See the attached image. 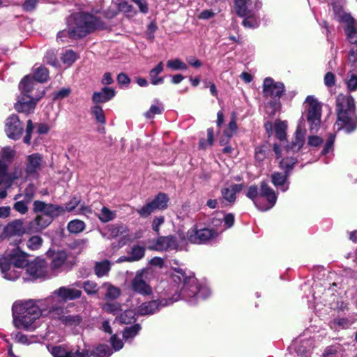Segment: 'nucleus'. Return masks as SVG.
I'll use <instances>...</instances> for the list:
<instances>
[{"label":"nucleus","instance_id":"obj_31","mask_svg":"<svg viewBox=\"0 0 357 357\" xmlns=\"http://www.w3.org/2000/svg\"><path fill=\"white\" fill-rule=\"evenodd\" d=\"M67 255L64 251H59L53 255L51 268L53 270H57L64 264L66 260Z\"/></svg>","mask_w":357,"mask_h":357},{"label":"nucleus","instance_id":"obj_35","mask_svg":"<svg viewBox=\"0 0 357 357\" xmlns=\"http://www.w3.org/2000/svg\"><path fill=\"white\" fill-rule=\"evenodd\" d=\"M110 270V262L108 260H104L97 262L95 266V273L98 277L106 275Z\"/></svg>","mask_w":357,"mask_h":357},{"label":"nucleus","instance_id":"obj_15","mask_svg":"<svg viewBox=\"0 0 357 357\" xmlns=\"http://www.w3.org/2000/svg\"><path fill=\"white\" fill-rule=\"evenodd\" d=\"M219 234L217 229L202 228L198 229L195 225L187 232L188 241L194 244H204L216 238Z\"/></svg>","mask_w":357,"mask_h":357},{"label":"nucleus","instance_id":"obj_13","mask_svg":"<svg viewBox=\"0 0 357 357\" xmlns=\"http://www.w3.org/2000/svg\"><path fill=\"white\" fill-rule=\"evenodd\" d=\"M306 134V130L305 129L304 126L301 123H299L297 126V129L295 132L294 139L291 142L290 144L287 145L284 150H281L279 146L276 144L273 146V151L276 155L278 159L283 155V151L288 155L291 153L298 152L303 146L305 142V137Z\"/></svg>","mask_w":357,"mask_h":357},{"label":"nucleus","instance_id":"obj_63","mask_svg":"<svg viewBox=\"0 0 357 357\" xmlns=\"http://www.w3.org/2000/svg\"><path fill=\"white\" fill-rule=\"evenodd\" d=\"M38 1L39 0H26L23 3V9L26 11H32Z\"/></svg>","mask_w":357,"mask_h":357},{"label":"nucleus","instance_id":"obj_5","mask_svg":"<svg viewBox=\"0 0 357 357\" xmlns=\"http://www.w3.org/2000/svg\"><path fill=\"white\" fill-rule=\"evenodd\" d=\"M102 22L92 15L78 13L71 17L69 24V37L73 39L85 37L90 33L101 29Z\"/></svg>","mask_w":357,"mask_h":357},{"label":"nucleus","instance_id":"obj_40","mask_svg":"<svg viewBox=\"0 0 357 357\" xmlns=\"http://www.w3.org/2000/svg\"><path fill=\"white\" fill-rule=\"evenodd\" d=\"M140 330L141 326L139 324H135L130 327H126L123 333V339L126 341L132 340L138 334Z\"/></svg>","mask_w":357,"mask_h":357},{"label":"nucleus","instance_id":"obj_16","mask_svg":"<svg viewBox=\"0 0 357 357\" xmlns=\"http://www.w3.org/2000/svg\"><path fill=\"white\" fill-rule=\"evenodd\" d=\"M48 351L54 357H91V353L89 350L81 349L77 346L70 351L66 350L63 346H47Z\"/></svg>","mask_w":357,"mask_h":357},{"label":"nucleus","instance_id":"obj_64","mask_svg":"<svg viewBox=\"0 0 357 357\" xmlns=\"http://www.w3.org/2000/svg\"><path fill=\"white\" fill-rule=\"evenodd\" d=\"M126 231V227L123 225H114L111 229V234L113 236H117Z\"/></svg>","mask_w":357,"mask_h":357},{"label":"nucleus","instance_id":"obj_39","mask_svg":"<svg viewBox=\"0 0 357 357\" xmlns=\"http://www.w3.org/2000/svg\"><path fill=\"white\" fill-rule=\"evenodd\" d=\"M137 314V312L132 310H126L119 314L118 319L122 324H129L135 320Z\"/></svg>","mask_w":357,"mask_h":357},{"label":"nucleus","instance_id":"obj_62","mask_svg":"<svg viewBox=\"0 0 357 357\" xmlns=\"http://www.w3.org/2000/svg\"><path fill=\"white\" fill-rule=\"evenodd\" d=\"M15 340L19 343L24 344H29L33 342V341H31L29 340L28 337L21 333H17L15 335Z\"/></svg>","mask_w":357,"mask_h":357},{"label":"nucleus","instance_id":"obj_3","mask_svg":"<svg viewBox=\"0 0 357 357\" xmlns=\"http://www.w3.org/2000/svg\"><path fill=\"white\" fill-rule=\"evenodd\" d=\"M32 210L36 216L29 222L27 229L34 233L40 232L46 229L54 219L65 212L64 208L61 206L40 200L33 202Z\"/></svg>","mask_w":357,"mask_h":357},{"label":"nucleus","instance_id":"obj_18","mask_svg":"<svg viewBox=\"0 0 357 357\" xmlns=\"http://www.w3.org/2000/svg\"><path fill=\"white\" fill-rule=\"evenodd\" d=\"M284 86L281 82H276L271 77L264 80L263 93L265 97L280 99L284 94Z\"/></svg>","mask_w":357,"mask_h":357},{"label":"nucleus","instance_id":"obj_57","mask_svg":"<svg viewBox=\"0 0 357 357\" xmlns=\"http://www.w3.org/2000/svg\"><path fill=\"white\" fill-rule=\"evenodd\" d=\"M83 288L88 294H94L98 291V285L95 282L86 281L84 283Z\"/></svg>","mask_w":357,"mask_h":357},{"label":"nucleus","instance_id":"obj_49","mask_svg":"<svg viewBox=\"0 0 357 357\" xmlns=\"http://www.w3.org/2000/svg\"><path fill=\"white\" fill-rule=\"evenodd\" d=\"M43 239L41 237L33 236L28 240L26 245L30 250H36L41 247Z\"/></svg>","mask_w":357,"mask_h":357},{"label":"nucleus","instance_id":"obj_50","mask_svg":"<svg viewBox=\"0 0 357 357\" xmlns=\"http://www.w3.org/2000/svg\"><path fill=\"white\" fill-rule=\"evenodd\" d=\"M91 113L95 116L96 121L100 123L104 124L105 123V117L100 106L95 105L91 107Z\"/></svg>","mask_w":357,"mask_h":357},{"label":"nucleus","instance_id":"obj_30","mask_svg":"<svg viewBox=\"0 0 357 357\" xmlns=\"http://www.w3.org/2000/svg\"><path fill=\"white\" fill-rule=\"evenodd\" d=\"M273 127L277 138L281 142L285 140L287 136L286 130L287 128L286 121L277 120L274 123Z\"/></svg>","mask_w":357,"mask_h":357},{"label":"nucleus","instance_id":"obj_19","mask_svg":"<svg viewBox=\"0 0 357 357\" xmlns=\"http://www.w3.org/2000/svg\"><path fill=\"white\" fill-rule=\"evenodd\" d=\"M179 245L180 242L177 237L169 235L167 236H159L151 248L158 251H167L177 250Z\"/></svg>","mask_w":357,"mask_h":357},{"label":"nucleus","instance_id":"obj_56","mask_svg":"<svg viewBox=\"0 0 357 357\" xmlns=\"http://www.w3.org/2000/svg\"><path fill=\"white\" fill-rule=\"evenodd\" d=\"M347 89L349 91H355L357 90V75L351 74L349 79L346 81Z\"/></svg>","mask_w":357,"mask_h":357},{"label":"nucleus","instance_id":"obj_32","mask_svg":"<svg viewBox=\"0 0 357 357\" xmlns=\"http://www.w3.org/2000/svg\"><path fill=\"white\" fill-rule=\"evenodd\" d=\"M236 129L237 126L234 118H233L231 121L229 122L228 127L224 131V135L225 138H221L220 140V143L222 145L226 144L228 142V139L231 138L236 132Z\"/></svg>","mask_w":357,"mask_h":357},{"label":"nucleus","instance_id":"obj_60","mask_svg":"<svg viewBox=\"0 0 357 357\" xmlns=\"http://www.w3.org/2000/svg\"><path fill=\"white\" fill-rule=\"evenodd\" d=\"M119 11L124 13H130L132 11V6L126 1H121L118 4Z\"/></svg>","mask_w":357,"mask_h":357},{"label":"nucleus","instance_id":"obj_36","mask_svg":"<svg viewBox=\"0 0 357 357\" xmlns=\"http://www.w3.org/2000/svg\"><path fill=\"white\" fill-rule=\"evenodd\" d=\"M22 168L20 165L15 166L14 169L12 172H9L8 173V176L7 177V182L6 185V187L9 188L15 180L22 178Z\"/></svg>","mask_w":357,"mask_h":357},{"label":"nucleus","instance_id":"obj_58","mask_svg":"<svg viewBox=\"0 0 357 357\" xmlns=\"http://www.w3.org/2000/svg\"><path fill=\"white\" fill-rule=\"evenodd\" d=\"M335 135L331 134L326 141V143L321 152L323 155H326L333 150V144L335 141Z\"/></svg>","mask_w":357,"mask_h":357},{"label":"nucleus","instance_id":"obj_51","mask_svg":"<svg viewBox=\"0 0 357 357\" xmlns=\"http://www.w3.org/2000/svg\"><path fill=\"white\" fill-rule=\"evenodd\" d=\"M10 165L5 163L3 160H0V184L6 185L7 177L8 176V167Z\"/></svg>","mask_w":357,"mask_h":357},{"label":"nucleus","instance_id":"obj_20","mask_svg":"<svg viewBox=\"0 0 357 357\" xmlns=\"http://www.w3.org/2000/svg\"><path fill=\"white\" fill-rule=\"evenodd\" d=\"M23 131V127L17 115L10 116L6 122V132L8 137L13 139L20 138Z\"/></svg>","mask_w":357,"mask_h":357},{"label":"nucleus","instance_id":"obj_1","mask_svg":"<svg viewBox=\"0 0 357 357\" xmlns=\"http://www.w3.org/2000/svg\"><path fill=\"white\" fill-rule=\"evenodd\" d=\"M172 279L179 289L178 294L168 299H156L142 303L137 308L138 314H153L159 311L162 307L171 305L179 299H183L191 305H195L199 299H205L211 295V292L208 287L200 285L194 275H187L181 268L173 269Z\"/></svg>","mask_w":357,"mask_h":357},{"label":"nucleus","instance_id":"obj_37","mask_svg":"<svg viewBox=\"0 0 357 357\" xmlns=\"http://www.w3.org/2000/svg\"><path fill=\"white\" fill-rule=\"evenodd\" d=\"M297 162V159L293 156H287L280 161V167L289 174V172Z\"/></svg>","mask_w":357,"mask_h":357},{"label":"nucleus","instance_id":"obj_34","mask_svg":"<svg viewBox=\"0 0 357 357\" xmlns=\"http://www.w3.org/2000/svg\"><path fill=\"white\" fill-rule=\"evenodd\" d=\"M116 217L115 211H112L106 206H103L98 214V218L102 222H107L113 220Z\"/></svg>","mask_w":357,"mask_h":357},{"label":"nucleus","instance_id":"obj_29","mask_svg":"<svg viewBox=\"0 0 357 357\" xmlns=\"http://www.w3.org/2000/svg\"><path fill=\"white\" fill-rule=\"evenodd\" d=\"M91 356L108 357L113 354V350L106 344H99L92 351Z\"/></svg>","mask_w":357,"mask_h":357},{"label":"nucleus","instance_id":"obj_22","mask_svg":"<svg viewBox=\"0 0 357 357\" xmlns=\"http://www.w3.org/2000/svg\"><path fill=\"white\" fill-rule=\"evenodd\" d=\"M26 267L27 273L33 278H42L46 273L44 260L36 259L29 262Z\"/></svg>","mask_w":357,"mask_h":357},{"label":"nucleus","instance_id":"obj_41","mask_svg":"<svg viewBox=\"0 0 357 357\" xmlns=\"http://www.w3.org/2000/svg\"><path fill=\"white\" fill-rule=\"evenodd\" d=\"M15 155V151L13 149L5 147L0 152V160H3L5 163L10 165Z\"/></svg>","mask_w":357,"mask_h":357},{"label":"nucleus","instance_id":"obj_25","mask_svg":"<svg viewBox=\"0 0 357 357\" xmlns=\"http://www.w3.org/2000/svg\"><path fill=\"white\" fill-rule=\"evenodd\" d=\"M25 231L22 220H15L8 223L4 228L3 234L6 236L21 235Z\"/></svg>","mask_w":357,"mask_h":357},{"label":"nucleus","instance_id":"obj_6","mask_svg":"<svg viewBox=\"0 0 357 357\" xmlns=\"http://www.w3.org/2000/svg\"><path fill=\"white\" fill-rule=\"evenodd\" d=\"M82 291L72 286L61 287L54 291L52 294L43 300L35 301L36 305L40 310H53L54 308H64L67 301L79 298Z\"/></svg>","mask_w":357,"mask_h":357},{"label":"nucleus","instance_id":"obj_17","mask_svg":"<svg viewBox=\"0 0 357 357\" xmlns=\"http://www.w3.org/2000/svg\"><path fill=\"white\" fill-rule=\"evenodd\" d=\"M168 198L165 194L160 193L151 202L137 210L142 217H147L157 209H164L167 206Z\"/></svg>","mask_w":357,"mask_h":357},{"label":"nucleus","instance_id":"obj_52","mask_svg":"<svg viewBox=\"0 0 357 357\" xmlns=\"http://www.w3.org/2000/svg\"><path fill=\"white\" fill-rule=\"evenodd\" d=\"M246 196L252 200L255 205L256 206L257 202H260L259 200V190L256 185H251L248 188Z\"/></svg>","mask_w":357,"mask_h":357},{"label":"nucleus","instance_id":"obj_42","mask_svg":"<svg viewBox=\"0 0 357 357\" xmlns=\"http://www.w3.org/2000/svg\"><path fill=\"white\" fill-rule=\"evenodd\" d=\"M167 67L173 70H185L188 68L187 64L180 59L168 60L167 61Z\"/></svg>","mask_w":357,"mask_h":357},{"label":"nucleus","instance_id":"obj_23","mask_svg":"<svg viewBox=\"0 0 357 357\" xmlns=\"http://www.w3.org/2000/svg\"><path fill=\"white\" fill-rule=\"evenodd\" d=\"M289 175V174L286 172L284 173L275 172L271 176V182L278 189L282 192H286L289 186V182L288 181Z\"/></svg>","mask_w":357,"mask_h":357},{"label":"nucleus","instance_id":"obj_44","mask_svg":"<svg viewBox=\"0 0 357 357\" xmlns=\"http://www.w3.org/2000/svg\"><path fill=\"white\" fill-rule=\"evenodd\" d=\"M77 59L76 53L71 50H66L61 56V61L67 66H71Z\"/></svg>","mask_w":357,"mask_h":357},{"label":"nucleus","instance_id":"obj_47","mask_svg":"<svg viewBox=\"0 0 357 357\" xmlns=\"http://www.w3.org/2000/svg\"><path fill=\"white\" fill-rule=\"evenodd\" d=\"M163 105L158 100L152 105L150 109L145 113V116L148 119L153 118L155 114H160L163 110Z\"/></svg>","mask_w":357,"mask_h":357},{"label":"nucleus","instance_id":"obj_14","mask_svg":"<svg viewBox=\"0 0 357 357\" xmlns=\"http://www.w3.org/2000/svg\"><path fill=\"white\" fill-rule=\"evenodd\" d=\"M259 197L260 202H256V207L261 211L272 208L278 199V195L275 190L265 181L260 183Z\"/></svg>","mask_w":357,"mask_h":357},{"label":"nucleus","instance_id":"obj_7","mask_svg":"<svg viewBox=\"0 0 357 357\" xmlns=\"http://www.w3.org/2000/svg\"><path fill=\"white\" fill-rule=\"evenodd\" d=\"M29 261L27 255L19 248L6 252L0 257V269L3 277L8 280H15L19 278V273L15 268H23L26 266Z\"/></svg>","mask_w":357,"mask_h":357},{"label":"nucleus","instance_id":"obj_12","mask_svg":"<svg viewBox=\"0 0 357 357\" xmlns=\"http://www.w3.org/2000/svg\"><path fill=\"white\" fill-rule=\"evenodd\" d=\"M336 19L345 24L344 31L349 41L357 46V22L348 13L333 7Z\"/></svg>","mask_w":357,"mask_h":357},{"label":"nucleus","instance_id":"obj_61","mask_svg":"<svg viewBox=\"0 0 357 357\" xmlns=\"http://www.w3.org/2000/svg\"><path fill=\"white\" fill-rule=\"evenodd\" d=\"M165 219L163 216L156 217L153 219L152 223L153 229L157 233H159L160 227L164 223Z\"/></svg>","mask_w":357,"mask_h":357},{"label":"nucleus","instance_id":"obj_48","mask_svg":"<svg viewBox=\"0 0 357 357\" xmlns=\"http://www.w3.org/2000/svg\"><path fill=\"white\" fill-rule=\"evenodd\" d=\"M222 222H223V225L220 228L217 229L219 234L233 226L234 223V215L232 213L225 215Z\"/></svg>","mask_w":357,"mask_h":357},{"label":"nucleus","instance_id":"obj_4","mask_svg":"<svg viewBox=\"0 0 357 357\" xmlns=\"http://www.w3.org/2000/svg\"><path fill=\"white\" fill-rule=\"evenodd\" d=\"M337 130L345 129L347 132L354 130L357 126V116L355 114L354 100L351 96L338 95L336 100Z\"/></svg>","mask_w":357,"mask_h":357},{"label":"nucleus","instance_id":"obj_26","mask_svg":"<svg viewBox=\"0 0 357 357\" xmlns=\"http://www.w3.org/2000/svg\"><path fill=\"white\" fill-rule=\"evenodd\" d=\"M115 96V91L112 88L104 87L100 91L94 92L92 100L94 103H103L109 101Z\"/></svg>","mask_w":357,"mask_h":357},{"label":"nucleus","instance_id":"obj_11","mask_svg":"<svg viewBox=\"0 0 357 357\" xmlns=\"http://www.w3.org/2000/svg\"><path fill=\"white\" fill-rule=\"evenodd\" d=\"M306 119L309 124L310 130L316 133L319 130L321 124V105L312 96H307L305 100Z\"/></svg>","mask_w":357,"mask_h":357},{"label":"nucleus","instance_id":"obj_33","mask_svg":"<svg viewBox=\"0 0 357 357\" xmlns=\"http://www.w3.org/2000/svg\"><path fill=\"white\" fill-rule=\"evenodd\" d=\"M102 287L106 289L105 298L106 299H116L121 295V290L119 288L114 287L110 283H105Z\"/></svg>","mask_w":357,"mask_h":357},{"label":"nucleus","instance_id":"obj_59","mask_svg":"<svg viewBox=\"0 0 357 357\" xmlns=\"http://www.w3.org/2000/svg\"><path fill=\"white\" fill-rule=\"evenodd\" d=\"M324 84L328 87H332L335 84V76L333 73L328 72L325 75Z\"/></svg>","mask_w":357,"mask_h":357},{"label":"nucleus","instance_id":"obj_24","mask_svg":"<svg viewBox=\"0 0 357 357\" xmlns=\"http://www.w3.org/2000/svg\"><path fill=\"white\" fill-rule=\"evenodd\" d=\"M243 188V184H234L229 187L223 188L221 190L222 197L227 202L234 204L236 201V193L241 192Z\"/></svg>","mask_w":357,"mask_h":357},{"label":"nucleus","instance_id":"obj_27","mask_svg":"<svg viewBox=\"0 0 357 357\" xmlns=\"http://www.w3.org/2000/svg\"><path fill=\"white\" fill-rule=\"evenodd\" d=\"M128 257L126 259L128 262L137 261L144 257L145 248L139 245H133L128 252Z\"/></svg>","mask_w":357,"mask_h":357},{"label":"nucleus","instance_id":"obj_9","mask_svg":"<svg viewBox=\"0 0 357 357\" xmlns=\"http://www.w3.org/2000/svg\"><path fill=\"white\" fill-rule=\"evenodd\" d=\"M34 81L30 75H26L20 82L19 88L22 93V97L15 104V107L19 112L29 114L34 110L37 102L40 96L36 98H31L29 93L33 89Z\"/></svg>","mask_w":357,"mask_h":357},{"label":"nucleus","instance_id":"obj_10","mask_svg":"<svg viewBox=\"0 0 357 357\" xmlns=\"http://www.w3.org/2000/svg\"><path fill=\"white\" fill-rule=\"evenodd\" d=\"M151 275L149 269L142 268L137 271L130 281L131 290L143 296H151L153 294V289L150 284Z\"/></svg>","mask_w":357,"mask_h":357},{"label":"nucleus","instance_id":"obj_43","mask_svg":"<svg viewBox=\"0 0 357 357\" xmlns=\"http://www.w3.org/2000/svg\"><path fill=\"white\" fill-rule=\"evenodd\" d=\"M48 75V70L45 68L40 66L35 68L33 72V78L39 82H44L47 81Z\"/></svg>","mask_w":357,"mask_h":357},{"label":"nucleus","instance_id":"obj_46","mask_svg":"<svg viewBox=\"0 0 357 357\" xmlns=\"http://www.w3.org/2000/svg\"><path fill=\"white\" fill-rule=\"evenodd\" d=\"M269 149L268 147L264 144L257 146L255 149V159L257 162H261L267 158L268 155Z\"/></svg>","mask_w":357,"mask_h":357},{"label":"nucleus","instance_id":"obj_8","mask_svg":"<svg viewBox=\"0 0 357 357\" xmlns=\"http://www.w3.org/2000/svg\"><path fill=\"white\" fill-rule=\"evenodd\" d=\"M261 7L259 0H234V8L238 16L243 17L242 24L255 29L259 24L257 13Z\"/></svg>","mask_w":357,"mask_h":357},{"label":"nucleus","instance_id":"obj_28","mask_svg":"<svg viewBox=\"0 0 357 357\" xmlns=\"http://www.w3.org/2000/svg\"><path fill=\"white\" fill-rule=\"evenodd\" d=\"M163 63L160 61L155 68L150 70L149 77L151 83L153 85H158L164 82L163 77H158V75L163 71Z\"/></svg>","mask_w":357,"mask_h":357},{"label":"nucleus","instance_id":"obj_45","mask_svg":"<svg viewBox=\"0 0 357 357\" xmlns=\"http://www.w3.org/2000/svg\"><path fill=\"white\" fill-rule=\"evenodd\" d=\"M85 225L83 221L74 220L70 221L68 225V229L70 233H79L84 229Z\"/></svg>","mask_w":357,"mask_h":357},{"label":"nucleus","instance_id":"obj_21","mask_svg":"<svg viewBox=\"0 0 357 357\" xmlns=\"http://www.w3.org/2000/svg\"><path fill=\"white\" fill-rule=\"evenodd\" d=\"M43 165V157L39 153H33L26 157L25 173L26 176L38 175Z\"/></svg>","mask_w":357,"mask_h":357},{"label":"nucleus","instance_id":"obj_54","mask_svg":"<svg viewBox=\"0 0 357 357\" xmlns=\"http://www.w3.org/2000/svg\"><path fill=\"white\" fill-rule=\"evenodd\" d=\"M110 343L112 344L111 349L113 350V352L121 350L123 347V342L122 340L116 335H113L110 337Z\"/></svg>","mask_w":357,"mask_h":357},{"label":"nucleus","instance_id":"obj_55","mask_svg":"<svg viewBox=\"0 0 357 357\" xmlns=\"http://www.w3.org/2000/svg\"><path fill=\"white\" fill-rule=\"evenodd\" d=\"M35 195V188L32 184H29L24 190L23 197L24 199L30 203Z\"/></svg>","mask_w":357,"mask_h":357},{"label":"nucleus","instance_id":"obj_38","mask_svg":"<svg viewBox=\"0 0 357 357\" xmlns=\"http://www.w3.org/2000/svg\"><path fill=\"white\" fill-rule=\"evenodd\" d=\"M102 310L113 315L119 317V312H121V305L117 302H108L103 305Z\"/></svg>","mask_w":357,"mask_h":357},{"label":"nucleus","instance_id":"obj_2","mask_svg":"<svg viewBox=\"0 0 357 357\" xmlns=\"http://www.w3.org/2000/svg\"><path fill=\"white\" fill-rule=\"evenodd\" d=\"M12 310L15 326L30 331L36 328L33 324L40 315L59 320L63 324L70 327L79 326L82 321L79 314H66L65 307L40 310L32 299L15 302Z\"/></svg>","mask_w":357,"mask_h":357},{"label":"nucleus","instance_id":"obj_53","mask_svg":"<svg viewBox=\"0 0 357 357\" xmlns=\"http://www.w3.org/2000/svg\"><path fill=\"white\" fill-rule=\"evenodd\" d=\"M28 204L24 199L16 202L13 205V208L22 215L26 214L28 211Z\"/></svg>","mask_w":357,"mask_h":357}]
</instances>
